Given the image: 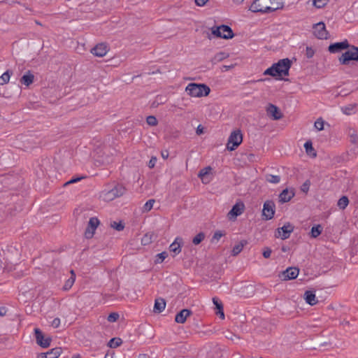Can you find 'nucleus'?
<instances>
[{
  "label": "nucleus",
  "mask_w": 358,
  "mask_h": 358,
  "mask_svg": "<svg viewBox=\"0 0 358 358\" xmlns=\"http://www.w3.org/2000/svg\"><path fill=\"white\" fill-rule=\"evenodd\" d=\"M108 51V46L105 43H99L93 48L91 52L99 57L105 56Z\"/></svg>",
  "instance_id": "nucleus-18"
},
{
  "label": "nucleus",
  "mask_w": 358,
  "mask_h": 358,
  "mask_svg": "<svg viewBox=\"0 0 358 358\" xmlns=\"http://www.w3.org/2000/svg\"><path fill=\"white\" fill-rule=\"evenodd\" d=\"M155 201L154 199H150L148 200L143 206V212H148L150 211L152 207L153 204L155 203Z\"/></svg>",
  "instance_id": "nucleus-39"
},
{
  "label": "nucleus",
  "mask_w": 358,
  "mask_h": 358,
  "mask_svg": "<svg viewBox=\"0 0 358 358\" xmlns=\"http://www.w3.org/2000/svg\"><path fill=\"white\" fill-rule=\"evenodd\" d=\"M324 124L323 120L319 118L315 122L314 127L317 131H322L324 129Z\"/></svg>",
  "instance_id": "nucleus-41"
},
{
  "label": "nucleus",
  "mask_w": 358,
  "mask_h": 358,
  "mask_svg": "<svg viewBox=\"0 0 358 358\" xmlns=\"http://www.w3.org/2000/svg\"><path fill=\"white\" fill-rule=\"evenodd\" d=\"M191 315V311L188 309H183L176 314L175 321L177 323L183 324L187 318Z\"/></svg>",
  "instance_id": "nucleus-21"
},
{
  "label": "nucleus",
  "mask_w": 358,
  "mask_h": 358,
  "mask_svg": "<svg viewBox=\"0 0 358 358\" xmlns=\"http://www.w3.org/2000/svg\"><path fill=\"white\" fill-rule=\"evenodd\" d=\"M60 324V319L59 318H55L52 322H51V325L54 327V328H57Z\"/></svg>",
  "instance_id": "nucleus-49"
},
{
  "label": "nucleus",
  "mask_w": 358,
  "mask_h": 358,
  "mask_svg": "<svg viewBox=\"0 0 358 358\" xmlns=\"http://www.w3.org/2000/svg\"><path fill=\"white\" fill-rule=\"evenodd\" d=\"M82 178H72L69 181L66 182L65 183V185H69V184H72V183H75V182H77L78 181H80L81 180Z\"/></svg>",
  "instance_id": "nucleus-52"
},
{
  "label": "nucleus",
  "mask_w": 358,
  "mask_h": 358,
  "mask_svg": "<svg viewBox=\"0 0 358 358\" xmlns=\"http://www.w3.org/2000/svg\"><path fill=\"white\" fill-rule=\"evenodd\" d=\"M302 190L303 192H307L308 190V186L306 183L303 185L302 186Z\"/></svg>",
  "instance_id": "nucleus-57"
},
{
  "label": "nucleus",
  "mask_w": 358,
  "mask_h": 358,
  "mask_svg": "<svg viewBox=\"0 0 358 358\" xmlns=\"http://www.w3.org/2000/svg\"><path fill=\"white\" fill-rule=\"evenodd\" d=\"M6 312H7V309L6 307H0V315L1 316L6 315Z\"/></svg>",
  "instance_id": "nucleus-53"
},
{
  "label": "nucleus",
  "mask_w": 358,
  "mask_h": 358,
  "mask_svg": "<svg viewBox=\"0 0 358 358\" xmlns=\"http://www.w3.org/2000/svg\"><path fill=\"white\" fill-rule=\"evenodd\" d=\"M182 244V238L181 237H176L174 241L170 245L169 250L174 254V256L180 253Z\"/></svg>",
  "instance_id": "nucleus-20"
},
{
  "label": "nucleus",
  "mask_w": 358,
  "mask_h": 358,
  "mask_svg": "<svg viewBox=\"0 0 358 358\" xmlns=\"http://www.w3.org/2000/svg\"><path fill=\"white\" fill-rule=\"evenodd\" d=\"M315 54V50L311 47H307L306 49V56L308 58H312Z\"/></svg>",
  "instance_id": "nucleus-44"
},
{
  "label": "nucleus",
  "mask_w": 358,
  "mask_h": 358,
  "mask_svg": "<svg viewBox=\"0 0 358 358\" xmlns=\"http://www.w3.org/2000/svg\"><path fill=\"white\" fill-rule=\"evenodd\" d=\"M162 157L164 159H166V158L169 157V153H168V152H162Z\"/></svg>",
  "instance_id": "nucleus-56"
},
{
  "label": "nucleus",
  "mask_w": 358,
  "mask_h": 358,
  "mask_svg": "<svg viewBox=\"0 0 358 358\" xmlns=\"http://www.w3.org/2000/svg\"><path fill=\"white\" fill-rule=\"evenodd\" d=\"M196 134L198 135H200V134H203V128L201 125H199L197 129H196Z\"/></svg>",
  "instance_id": "nucleus-54"
},
{
  "label": "nucleus",
  "mask_w": 358,
  "mask_h": 358,
  "mask_svg": "<svg viewBox=\"0 0 358 358\" xmlns=\"http://www.w3.org/2000/svg\"><path fill=\"white\" fill-rule=\"evenodd\" d=\"M105 358H113V357H109L108 355H106Z\"/></svg>",
  "instance_id": "nucleus-63"
},
{
  "label": "nucleus",
  "mask_w": 358,
  "mask_h": 358,
  "mask_svg": "<svg viewBox=\"0 0 358 358\" xmlns=\"http://www.w3.org/2000/svg\"><path fill=\"white\" fill-rule=\"evenodd\" d=\"M266 181L270 183L278 184L280 181V177L279 176L267 175L266 177Z\"/></svg>",
  "instance_id": "nucleus-36"
},
{
  "label": "nucleus",
  "mask_w": 358,
  "mask_h": 358,
  "mask_svg": "<svg viewBox=\"0 0 358 358\" xmlns=\"http://www.w3.org/2000/svg\"><path fill=\"white\" fill-rule=\"evenodd\" d=\"M165 307L166 302L164 299L162 298L157 299L155 301L154 312L159 313L164 310Z\"/></svg>",
  "instance_id": "nucleus-23"
},
{
  "label": "nucleus",
  "mask_w": 358,
  "mask_h": 358,
  "mask_svg": "<svg viewBox=\"0 0 358 358\" xmlns=\"http://www.w3.org/2000/svg\"><path fill=\"white\" fill-rule=\"evenodd\" d=\"M266 112L268 115L274 120H278L282 117V114L279 108L272 103L268 105Z\"/></svg>",
  "instance_id": "nucleus-15"
},
{
  "label": "nucleus",
  "mask_w": 358,
  "mask_h": 358,
  "mask_svg": "<svg viewBox=\"0 0 358 358\" xmlns=\"http://www.w3.org/2000/svg\"><path fill=\"white\" fill-rule=\"evenodd\" d=\"M119 317L120 315L117 313H111L108 316L107 320L109 322H115L119 319Z\"/></svg>",
  "instance_id": "nucleus-43"
},
{
  "label": "nucleus",
  "mask_w": 358,
  "mask_h": 358,
  "mask_svg": "<svg viewBox=\"0 0 358 358\" xmlns=\"http://www.w3.org/2000/svg\"><path fill=\"white\" fill-rule=\"evenodd\" d=\"M284 2L282 0H255L250 7V10L254 13H271L282 8Z\"/></svg>",
  "instance_id": "nucleus-1"
},
{
  "label": "nucleus",
  "mask_w": 358,
  "mask_h": 358,
  "mask_svg": "<svg viewBox=\"0 0 358 358\" xmlns=\"http://www.w3.org/2000/svg\"><path fill=\"white\" fill-rule=\"evenodd\" d=\"M322 227L320 225L313 227L311 229V236L317 238L322 233Z\"/></svg>",
  "instance_id": "nucleus-37"
},
{
  "label": "nucleus",
  "mask_w": 358,
  "mask_h": 358,
  "mask_svg": "<svg viewBox=\"0 0 358 358\" xmlns=\"http://www.w3.org/2000/svg\"><path fill=\"white\" fill-rule=\"evenodd\" d=\"M271 255V250L269 248H266L263 252V256L265 258H269Z\"/></svg>",
  "instance_id": "nucleus-50"
},
{
  "label": "nucleus",
  "mask_w": 358,
  "mask_h": 358,
  "mask_svg": "<svg viewBox=\"0 0 358 358\" xmlns=\"http://www.w3.org/2000/svg\"><path fill=\"white\" fill-rule=\"evenodd\" d=\"M299 271L295 267H290L284 271L280 277L284 280L295 279L299 275Z\"/></svg>",
  "instance_id": "nucleus-16"
},
{
  "label": "nucleus",
  "mask_w": 358,
  "mask_h": 358,
  "mask_svg": "<svg viewBox=\"0 0 358 358\" xmlns=\"http://www.w3.org/2000/svg\"><path fill=\"white\" fill-rule=\"evenodd\" d=\"M246 244L245 241H243L235 245L232 249L231 253L234 256L238 255L243 250L244 245Z\"/></svg>",
  "instance_id": "nucleus-29"
},
{
  "label": "nucleus",
  "mask_w": 358,
  "mask_h": 358,
  "mask_svg": "<svg viewBox=\"0 0 358 358\" xmlns=\"http://www.w3.org/2000/svg\"><path fill=\"white\" fill-rule=\"evenodd\" d=\"M313 33L318 39H327L329 33L326 29L325 24L320 22L313 26Z\"/></svg>",
  "instance_id": "nucleus-8"
},
{
  "label": "nucleus",
  "mask_w": 358,
  "mask_h": 358,
  "mask_svg": "<svg viewBox=\"0 0 358 358\" xmlns=\"http://www.w3.org/2000/svg\"><path fill=\"white\" fill-rule=\"evenodd\" d=\"M11 75H12V71H9V70H8L5 73H3L0 76V85H3L7 84L9 82Z\"/></svg>",
  "instance_id": "nucleus-28"
},
{
  "label": "nucleus",
  "mask_w": 358,
  "mask_h": 358,
  "mask_svg": "<svg viewBox=\"0 0 358 358\" xmlns=\"http://www.w3.org/2000/svg\"><path fill=\"white\" fill-rule=\"evenodd\" d=\"M122 343V341L121 338H113L109 341L108 345L111 348H117L120 345H121Z\"/></svg>",
  "instance_id": "nucleus-33"
},
{
  "label": "nucleus",
  "mask_w": 358,
  "mask_h": 358,
  "mask_svg": "<svg viewBox=\"0 0 358 358\" xmlns=\"http://www.w3.org/2000/svg\"><path fill=\"white\" fill-rule=\"evenodd\" d=\"M213 302L214 305L215 306L216 308L218 310V312L217 313L220 314V317L222 319H224V314L223 312V306H222V302L216 297H214L213 299Z\"/></svg>",
  "instance_id": "nucleus-26"
},
{
  "label": "nucleus",
  "mask_w": 358,
  "mask_h": 358,
  "mask_svg": "<svg viewBox=\"0 0 358 358\" xmlns=\"http://www.w3.org/2000/svg\"><path fill=\"white\" fill-rule=\"evenodd\" d=\"M34 79V76L30 71H28L20 79V83L26 86L30 85Z\"/></svg>",
  "instance_id": "nucleus-24"
},
{
  "label": "nucleus",
  "mask_w": 358,
  "mask_h": 358,
  "mask_svg": "<svg viewBox=\"0 0 358 358\" xmlns=\"http://www.w3.org/2000/svg\"><path fill=\"white\" fill-rule=\"evenodd\" d=\"M304 299L306 302L311 306L315 305L318 301L315 293L312 291H306L304 294Z\"/></svg>",
  "instance_id": "nucleus-22"
},
{
  "label": "nucleus",
  "mask_w": 358,
  "mask_h": 358,
  "mask_svg": "<svg viewBox=\"0 0 358 358\" xmlns=\"http://www.w3.org/2000/svg\"><path fill=\"white\" fill-rule=\"evenodd\" d=\"M111 227L117 231H122L124 229V225L121 222L117 223L115 222H113L111 224Z\"/></svg>",
  "instance_id": "nucleus-46"
},
{
  "label": "nucleus",
  "mask_w": 358,
  "mask_h": 358,
  "mask_svg": "<svg viewBox=\"0 0 358 358\" xmlns=\"http://www.w3.org/2000/svg\"><path fill=\"white\" fill-rule=\"evenodd\" d=\"M157 161V159L156 157H152L148 162V166L150 169H152L155 167L156 162Z\"/></svg>",
  "instance_id": "nucleus-47"
},
{
  "label": "nucleus",
  "mask_w": 358,
  "mask_h": 358,
  "mask_svg": "<svg viewBox=\"0 0 358 358\" xmlns=\"http://www.w3.org/2000/svg\"><path fill=\"white\" fill-rule=\"evenodd\" d=\"M233 67H234L233 65H231V66L224 65V66H222V69H223V71H228V70L231 69Z\"/></svg>",
  "instance_id": "nucleus-55"
},
{
  "label": "nucleus",
  "mask_w": 358,
  "mask_h": 358,
  "mask_svg": "<svg viewBox=\"0 0 358 358\" xmlns=\"http://www.w3.org/2000/svg\"><path fill=\"white\" fill-rule=\"evenodd\" d=\"M138 358H148V357L145 355H141Z\"/></svg>",
  "instance_id": "nucleus-59"
},
{
  "label": "nucleus",
  "mask_w": 358,
  "mask_h": 358,
  "mask_svg": "<svg viewBox=\"0 0 358 358\" xmlns=\"http://www.w3.org/2000/svg\"><path fill=\"white\" fill-rule=\"evenodd\" d=\"M355 108L356 104L350 103L347 106L341 107V109L344 114L350 115L355 113Z\"/></svg>",
  "instance_id": "nucleus-25"
},
{
  "label": "nucleus",
  "mask_w": 358,
  "mask_h": 358,
  "mask_svg": "<svg viewBox=\"0 0 358 358\" xmlns=\"http://www.w3.org/2000/svg\"><path fill=\"white\" fill-rule=\"evenodd\" d=\"M125 189L123 186L116 185L111 189L105 188L99 194V198L104 201H111L115 199L122 196Z\"/></svg>",
  "instance_id": "nucleus-4"
},
{
  "label": "nucleus",
  "mask_w": 358,
  "mask_h": 358,
  "mask_svg": "<svg viewBox=\"0 0 358 358\" xmlns=\"http://www.w3.org/2000/svg\"><path fill=\"white\" fill-rule=\"evenodd\" d=\"M146 122L150 126H156L158 123L157 118L153 115H150L147 117Z\"/></svg>",
  "instance_id": "nucleus-42"
},
{
  "label": "nucleus",
  "mask_w": 358,
  "mask_h": 358,
  "mask_svg": "<svg viewBox=\"0 0 358 358\" xmlns=\"http://www.w3.org/2000/svg\"><path fill=\"white\" fill-rule=\"evenodd\" d=\"M71 276L66 281L64 285V289L69 290L73 285L76 279V275L73 271H71Z\"/></svg>",
  "instance_id": "nucleus-30"
},
{
  "label": "nucleus",
  "mask_w": 358,
  "mask_h": 358,
  "mask_svg": "<svg viewBox=\"0 0 358 358\" xmlns=\"http://www.w3.org/2000/svg\"><path fill=\"white\" fill-rule=\"evenodd\" d=\"M304 148L306 150V153L308 155H310L313 157H316V152H315V149L313 148V144L310 141H307L305 143Z\"/></svg>",
  "instance_id": "nucleus-27"
},
{
  "label": "nucleus",
  "mask_w": 358,
  "mask_h": 358,
  "mask_svg": "<svg viewBox=\"0 0 358 358\" xmlns=\"http://www.w3.org/2000/svg\"><path fill=\"white\" fill-rule=\"evenodd\" d=\"M48 355V358H57L62 353V350L59 348H53L49 352H47Z\"/></svg>",
  "instance_id": "nucleus-34"
},
{
  "label": "nucleus",
  "mask_w": 358,
  "mask_h": 358,
  "mask_svg": "<svg viewBox=\"0 0 358 358\" xmlns=\"http://www.w3.org/2000/svg\"><path fill=\"white\" fill-rule=\"evenodd\" d=\"M228 57H229V54H227L224 52H220L214 56V57L213 59V62L215 63H217V62H220L224 60V59L227 58Z\"/></svg>",
  "instance_id": "nucleus-32"
},
{
  "label": "nucleus",
  "mask_w": 358,
  "mask_h": 358,
  "mask_svg": "<svg viewBox=\"0 0 358 358\" xmlns=\"http://www.w3.org/2000/svg\"><path fill=\"white\" fill-rule=\"evenodd\" d=\"M228 338H230V339H233L232 337H231V335H229V336H227Z\"/></svg>",
  "instance_id": "nucleus-64"
},
{
  "label": "nucleus",
  "mask_w": 358,
  "mask_h": 358,
  "mask_svg": "<svg viewBox=\"0 0 358 358\" xmlns=\"http://www.w3.org/2000/svg\"><path fill=\"white\" fill-rule=\"evenodd\" d=\"M36 343L38 345L43 348H46L50 346L51 338L50 337L45 338L42 331L39 329H34Z\"/></svg>",
  "instance_id": "nucleus-12"
},
{
  "label": "nucleus",
  "mask_w": 358,
  "mask_h": 358,
  "mask_svg": "<svg viewBox=\"0 0 358 358\" xmlns=\"http://www.w3.org/2000/svg\"><path fill=\"white\" fill-rule=\"evenodd\" d=\"M208 1V0H195V3L198 6H203Z\"/></svg>",
  "instance_id": "nucleus-51"
},
{
  "label": "nucleus",
  "mask_w": 358,
  "mask_h": 358,
  "mask_svg": "<svg viewBox=\"0 0 358 358\" xmlns=\"http://www.w3.org/2000/svg\"><path fill=\"white\" fill-rule=\"evenodd\" d=\"M185 92L189 96L197 98L208 96L210 89L206 84L191 83L187 85Z\"/></svg>",
  "instance_id": "nucleus-3"
},
{
  "label": "nucleus",
  "mask_w": 358,
  "mask_h": 358,
  "mask_svg": "<svg viewBox=\"0 0 358 358\" xmlns=\"http://www.w3.org/2000/svg\"><path fill=\"white\" fill-rule=\"evenodd\" d=\"M341 64L347 65L350 61L358 60V48L352 46L345 52L343 53L338 59Z\"/></svg>",
  "instance_id": "nucleus-6"
},
{
  "label": "nucleus",
  "mask_w": 358,
  "mask_h": 358,
  "mask_svg": "<svg viewBox=\"0 0 358 358\" xmlns=\"http://www.w3.org/2000/svg\"><path fill=\"white\" fill-rule=\"evenodd\" d=\"M243 135L239 129L233 131L227 141V148L229 150L233 151L242 143Z\"/></svg>",
  "instance_id": "nucleus-5"
},
{
  "label": "nucleus",
  "mask_w": 358,
  "mask_h": 358,
  "mask_svg": "<svg viewBox=\"0 0 358 358\" xmlns=\"http://www.w3.org/2000/svg\"><path fill=\"white\" fill-rule=\"evenodd\" d=\"M105 358H113V357H109L108 355H106Z\"/></svg>",
  "instance_id": "nucleus-61"
},
{
  "label": "nucleus",
  "mask_w": 358,
  "mask_h": 358,
  "mask_svg": "<svg viewBox=\"0 0 358 358\" xmlns=\"http://www.w3.org/2000/svg\"><path fill=\"white\" fill-rule=\"evenodd\" d=\"M212 34L217 37L229 39L234 36L231 29L227 25H221L212 28Z\"/></svg>",
  "instance_id": "nucleus-7"
},
{
  "label": "nucleus",
  "mask_w": 358,
  "mask_h": 358,
  "mask_svg": "<svg viewBox=\"0 0 358 358\" xmlns=\"http://www.w3.org/2000/svg\"><path fill=\"white\" fill-rule=\"evenodd\" d=\"M350 141L354 144H358V135L355 131L350 134Z\"/></svg>",
  "instance_id": "nucleus-45"
},
{
  "label": "nucleus",
  "mask_w": 358,
  "mask_h": 358,
  "mask_svg": "<svg viewBox=\"0 0 358 358\" xmlns=\"http://www.w3.org/2000/svg\"><path fill=\"white\" fill-rule=\"evenodd\" d=\"M205 238V235L203 233H199L195 237H194L192 240V243L194 245H199Z\"/></svg>",
  "instance_id": "nucleus-40"
},
{
  "label": "nucleus",
  "mask_w": 358,
  "mask_h": 358,
  "mask_svg": "<svg viewBox=\"0 0 358 358\" xmlns=\"http://www.w3.org/2000/svg\"><path fill=\"white\" fill-rule=\"evenodd\" d=\"M295 195V192L292 189H285L279 195V201L280 203H286L289 201Z\"/></svg>",
  "instance_id": "nucleus-19"
},
{
  "label": "nucleus",
  "mask_w": 358,
  "mask_h": 358,
  "mask_svg": "<svg viewBox=\"0 0 358 358\" xmlns=\"http://www.w3.org/2000/svg\"><path fill=\"white\" fill-rule=\"evenodd\" d=\"M348 198L345 196H343L338 201L337 205L341 209L343 210L348 206Z\"/></svg>",
  "instance_id": "nucleus-35"
},
{
  "label": "nucleus",
  "mask_w": 358,
  "mask_h": 358,
  "mask_svg": "<svg viewBox=\"0 0 358 358\" xmlns=\"http://www.w3.org/2000/svg\"><path fill=\"white\" fill-rule=\"evenodd\" d=\"M349 48V43L347 40H345L342 42L335 43L331 44L329 46V51L331 53L338 52L343 50L347 49Z\"/></svg>",
  "instance_id": "nucleus-17"
},
{
  "label": "nucleus",
  "mask_w": 358,
  "mask_h": 358,
  "mask_svg": "<svg viewBox=\"0 0 358 358\" xmlns=\"http://www.w3.org/2000/svg\"><path fill=\"white\" fill-rule=\"evenodd\" d=\"M329 2V0H312L313 6L318 9L325 7Z\"/></svg>",
  "instance_id": "nucleus-31"
},
{
  "label": "nucleus",
  "mask_w": 358,
  "mask_h": 358,
  "mask_svg": "<svg viewBox=\"0 0 358 358\" xmlns=\"http://www.w3.org/2000/svg\"><path fill=\"white\" fill-rule=\"evenodd\" d=\"M168 254L166 252H162L156 255V259L155 260V264H161L166 257Z\"/></svg>",
  "instance_id": "nucleus-38"
},
{
  "label": "nucleus",
  "mask_w": 358,
  "mask_h": 358,
  "mask_svg": "<svg viewBox=\"0 0 358 358\" xmlns=\"http://www.w3.org/2000/svg\"><path fill=\"white\" fill-rule=\"evenodd\" d=\"M294 231V226L289 222H287L282 227L278 229L277 237L281 238L285 240L289 237L291 233Z\"/></svg>",
  "instance_id": "nucleus-13"
},
{
  "label": "nucleus",
  "mask_w": 358,
  "mask_h": 358,
  "mask_svg": "<svg viewBox=\"0 0 358 358\" xmlns=\"http://www.w3.org/2000/svg\"><path fill=\"white\" fill-rule=\"evenodd\" d=\"M234 1L235 3H242V2H243V1H242V0H234Z\"/></svg>",
  "instance_id": "nucleus-60"
},
{
  "label": "nucleus",
  "mask_w": 358,
  "mask_h": 358,
  "mask_svg": "<svg viewBox=\"0 0 358 358\" xmlns=\"http://www.w3.org/2000/svg\"><path fill=\"white\" fill-rule=\"evenodd\" d=\"M199 178L201 180L204 184H208L212 180V168L207 166L201 169L199 174Z\"/></svg>",
  "instance_id": "nucleus-14"
},
{
  "label": "nucleus",
  "mask_w": 358,
  "mask_h": 358,
  "mask_svg": "<svg viewBox=\"0 0 358 358\" xmlns=\"http://www.w3.org/2000/svg\"><path fill=\"white\" fill-rule=\"evenodd\" d=\"M245 210V205L242 201L236 202L227 214L229 220L234 221L236 217L241 215Z\"/></svg>",
  "instance_id": "nucleus-9"
},
{
  "label": "nucleus",
  "mask_w": 358,
  "mask_h": 358,
  "mask_svg": "<svg viewBox=\"0 0 358 358\" xmlns=\"http://www.w3.org/2000/svg\"><path fill=\"white\" fill-rule=\"evenodd\" d=\"M99 220L96 217H91L89 220L87 227L85 231V236L86 238H91L93 237L95 231L99 225Z\"/></svg>",
  "instance_id": "nucleus-10"
},
{
  "label": "nucleus",
  "mask_w": 358,
  "mask_h": 358,
  "mask_svg": "<svg viewBox=\"0 0 358 358\" xmlns=\"http://www.w3.org/2000/svg\"><path fill=\"white\" fill-rule=\"evenodd\" d=\"M275 214V204L272 201H266L264 203L262 215L266 220H271Z\"/></svg>",
  "instance_id": "nucleus-11"
},
{
  "label": "nucleus",
  "mask_w": 358,
  "mask_h": 358,
  "mask_svg": "<svg viewBox=\"0 0 358 358\" xmlns=\"http://www.w3.org/2000/svg\"><path fill=\"white\" fill-rule=\"evenodd\" d=\"M39 357L41 358H48V352H45V353H41Z\"/></svg>",
  "instance_id": "nucleus-58"
},
{
  "label": "nucleus",
  "mask_w": 358,
  "mask_h": 358,
  "mask_svg": "<svg viewBox=\"0 0 358 358\" xmlns=\"http://www.w3.org/2000/svg\"><path fill=\"white\" fill-rule=\"evenodd\" d=\"M291 64V61L287 58L280 59L277 63L273 64L270 68L267 69L264 74L269 75L273 77L288 76Z\"/></svg>",
  "instance_id": "nucleus-2"
},
{
  "label": "nucleus",
  "mask_w": 358,
  "mask_h": 358,
  "mask_svg": "<svg viewBox=\"0 0 358 358\" xmlns=\"http://www.w3.org/2000/svg\"><path fill=\"white\" fill-rule=\"evenodd\" d=\"M105 358H113V357H109L108 355H106Z\"/></svg>",
  "instance_id": "nucleus-62"
},
{
  "label": "nucleus",
  "mask_w": 358,
  "mask_h": 358,
  "mask_svg": "<svg viewBox=\"0 0 358 358\" xmlns=\"http://www.w3.org/2000/svg\"><path fill=\"white\" fill-rule=\"evenodd\" d=\"M222 236H223V234L220 231H217L215 232V234L213 236V240L219 241Z\"/></svg>",
  "instance_id": "nucleus-48"
}]
</instances>
